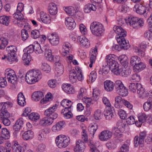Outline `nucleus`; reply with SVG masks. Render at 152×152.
I'll use <instances>...</instances> for the list:
<instances>
[{"mask_svg": "<svg viewBox=\"0 0 152 152\" xmlns=\"http://www.w3.org/2000/svg\"><path fill=\"white\" fill-rule=\"evenodd\" d=\"M129 147L126 144H123L120 148V151L121 152H129Z\"/></svg>", "mask_w": 152, "mask_h": 152, "instance_id": "obj_61", "label": "nucleus"}, {"mask_svg": "<svg viewBox=\"0 0 152 152\" xmlns=\"http://www.w3.org/2000/svg\"><path fill=\"white\" fill-rule=\"evenodd\" d=\"M124 100V99H122L120 96H116L115 98V102L114 104V107L117 108H120L121 107V105L123 104Z\"/></svg>", "mask_w": 152, "mask_h": 152, "instance_id": "obj_22", "label": "nucleus"}, {"mask_svg": "<svg viewBox=\"0 0 152 152\" xmlns=\"http://www.w3.org/2000/svg\"><path fill=\"white\" fill-rule=\"evenodd\" d=\"M77 39V40L80 42L82 45L86 48L89 46L90 42L88 39L85 37L83 36H78Z\"/></svg>", "mask_w": 152, "mask_h": 152, "instance_id": "obj_17", "label": "nucleus"}, {"mask_svg": "<svg viewBox=\"0 0 152 152\" xmlns=\"http://www.w3.org/2000/svg\"><path fill=\"white\" fill-rule=\"evenodd\" d=\"M99 137L101 141H106L112 137V132L108 130H104L99 134Z\"/></svg>", "mask_w": 152, "mask_h": 152, "instance_id": "obj_10", "label": "nucleus"}, {"mask_svg": "<svg viewBox=\"0 0 152 152\" xmlns=\"http://www.w3.org/2000/svg\"><path fill=\"white\" fill-rule=\"evenodd\" d=\"M138 89L137 93L139 97L142 99L145 98L148 96V93L142 86L140 84H138Z\"/></svg>", "mask_w": 152, "mask_h": 152, "instance_id": "obj_13", "label": "nucleus"}, {"mask_svg": "<svg viewBox=\"0 0 152 152\" xmlns=\"http://www.w3.org/2000/svg\"><path fill=\"white\" fill-rule=\"evenodd\" d=\"M15 143L14 144L15 146L13 148V149H12V152H23V148L20 146L18 144Z\"/></svg>", "mask_w": 152, "mask_h": 152, "instance_id": "obj_45", "label": "nucleus"}, {"mask_svg": "<svg viewBox=\"0 0 152 152\" xmlns=\"http://www.w3.org/2000/svg\"><path fill=\"white\" fill-rule=\"evenodd\" d=\"M96 7L95 5L92 4H88L86 5L84 8V10L85 12L88 13L91 10L93 11H96Z\"/></svg>", "mask_w": 152, "mask_h": 152, "instance_id": "obj_25", "label": "nucleus"}, {"mask_svg": "<svg viewBox=\"0 0 152 152\" xmlns=\"http://www.w3.org/2000/svg\"><path fill=\"white\" fill-rule=\"evenodd\" d=\"M65 11L66 13L72 16H74L76 13V11L74 7L72 6L66 8Z\"/></svg>", "mask_w": 152, "mask_h": 152, "instance_id": "obj_37", "label": "nucleus"}, {"mask_svg": "<svg viewBox=\"0 0 152 152\" xmlns=\"http://www.w3.org/2000/svg\"><path fill=\"white\" fill-rule=\"evenodd\" d=\"M15 53H8L7 55V60L9 62L17 61L18 59L15 55Z\"/></svg>", "mask_w": 152, "mask_h": 152, "instance_id": "obj_42", "label": "nucleus"}, {"mask_svg": "<svg viewBox=\"0 0 152 152\" xmlns=\"http://www.w3.org/2000/svg\"><path fill=\"white\" fill-rule=\"evenodd\" d=\"M62 88L63 90L68 94H72L75 91L74 88L69 84H64L62 86Z\"/></svg>", "mask_w": 152, "mask_h": 152, "instance_id": "obj_16", "label": "nucleus"}, {"mask_svg": "<svg viewBox=\"0 0 152 152\" xmlns=\"http://www.w3.org/2000/svg\"><path fill=\"white\" fill-rule=\"evenodd\" d=\"M90 28L92 34L97 36H102L104 31L103 25L97 22H93L91 23Z\"/></svg>", "mask_w": 152, "mask_h": 152, "instance_id": "obj_5", "label": "nucleus"}, {"mask_svg": "<svg viewBox=\"0 0 152 152\" xmlns=\"http://www.w3.org/2000/svg\"><path fill=\"white\" fill-rule=\"evenodd\" d=\"M29 118L33 121H36L39 118V115L37 113H32L28 116Z\"/></svg>", "mask_w": 152, "mask_h": 152, "instance_id": "obj_48", "label": "nucleus"}, {"mask_svg": "<svg viewBox=\"0 0 152 152\" xmlns=\"http://www.w3.org/2000/svg\"><path fill=\"white\" fill-rule=\"evenodd\" d=\"M69 137L65 135H59L56 139V143L59 148H65L69 144L70 142Z\"/></svg>", "mask_w": 152, "mask_h": 152, "instance_id": "obj_6", "label": "nucleus"}, {"mask_svg": "<svg viewBox=\"0 0 152 152\" xmlns=\"http://www.w3.org/2000/svg\"><path fill=\"white\" fill-rule=\"evenodd\" d=\"M77 76V72L75 70H73L70 71L69 77V81L72 83H73L76 81Z\"/></svg>", "mask_w": 152, "mask_h": 152, "instance_id": "obj_29", "label": "nucleus"}, {"mask_svg": "<svg viewBox=\"0 0 152 152\" xmlns=\"http://www.w3.org/2000/svg\"><path fill=\"white\" fill-rule=\"evenodd\" d=\"M98 127V125L95 123H94L93 124L91 125V126L88 127V130L91 135L94 136Z\"/></svg>", "mask_w": 152, "mask_h": 152, "instance_id": "obj_34", "label": "nucleus"}, {"mask_svg": "<svg viewBox=\"0 0 152 152\" xmlns=\"http://www.w3.org/2000/svg\"><path fill=\"white\" fill-rule=\"evenodd\" d=\"M130 80L134 82H139L140 80V75L138 73H134L130 77Z\"/></svg>", "mask_w": 152, "mask_h": 152, "instance_id": "obj_43", "label": "nucleus"}, {"mask_svg": "<svg viewBox=\"0 0 152 152\" xmlns=\"http://www.w3.org/2000/svg\"><path fill=\"white\" fill-rule=\"evenodd\" d=\"M126 122L129 125H132L135 124L136 126H138V122L135 119V117L132 116H130L127 119Z\"/></svg>", "mask_w": 152, "mask_h": 152, "instance_id": "obj_39", "label": "nucleus"}, {"mask_svg": "<svg viewBox=\"0 0 152 152\" xmlns=\"http://www.w3.org/2000/svg\"><path fill=\"white\" fill-rule=\"evenodd\" d=\"M43 95L42 92L37 91L34 92L32 95V99L35 101H38L40 100L42 97Z\"/></svg>", "mask_w": 152, "mask_h": 152, "instance_id": "obj_19", "label": "nucleus"}, {"mask_svg": "<svg viewBox=\"0 0 152 152\" xmlns=\"http://www.w3.org/2000/svg\"><path fill=\"white\" fill-rule=\"evenodd\" d=\"M118 113L121 119H126L127 116L126 112L124 110L119 109L118 110Z\"/></svg>", "mask_w": 152, "mask_h": 152, "instance_id": "obj_55", "label": "nucleus"}, {"mask_svg": "<svg viewBox=\"0 0 152 152\" xmlns=\"http://www.w3.org/2000/svg\"><path fill=\"white\" fill-rule=\"evenodd\" d=\"M106 146L109 149H113L116 147L114 143L110 142H107L106 143Z\"/></svg>", "mask_w": 152, "mask_h": 152, "instance_id": "obj_62", "label": "nucleus"}, {"mask_svg": "<svg viewBox=\"0 0 152 152\" xmlns=\"http://www.w3.org/2000/svg\"><path fill=\"white\" fill-rule=\"evenodd\" d=\"M65 24L69 30L74 29L76 25L74 20L71 17L65 19Z\"/></svg>", "mask_w": 152, "mask_h": 152, "instance_id": "obj_14", "label": "nucleus"}, {"mask_svg": "<svg viewBox=\"0 0 152 152\" xmlns=\"http://www.w3.org/2000/svg\"><path fill=\"white\" fill-rule=\"evenodd\" d=\"M61 104L64 107H71L72 103L71 101L65 99L61 101Z\"/></svg>", "mask_w": 152, "mask_h": 152, "instance_id": "obj_46", "label": "nucleus"}, {"mask_svg": "<svg viewBox=\"0 0 152 152\" xmlns=\"http://www.w3.org/2000/svg\"><path fill=\"white\" fill-rule=\"evenodd\" d=\"M12 104L10 102H2L1 103V108L0 110V115L4 116V118H8L10 116V113L7 112V109L12 106Z\"/></svg>", "mask_w": 152, "mask_h": 152, "instance_id": "obj_7", "label": "nucleus"}, {"mask_svg": "<svg viewBox=\"0 0 152 152\" xmlns=\"http://www.w3.org/2000/svg\"><path fill=\"white\" fill-rule=\"evenodd\" d=\"M31 37L34 39H37L40 36V33L39 30H32L31 32Z\"/></svg>", "mask_w": 152, "mask_h": 152, "instance_id": "obj_49", "label": "nucleus"}, {"mask_svg": "<svg viewBox=\"0 0 152 152\" xmlns=\"http://www.w3.org/2000/svg\"><path fill=\"white\" fill-rule=\"evenodd\" d=\"M146 8L141 4H136L133 8V10L138 14L143 15L145 17L147 16V13L146 12Z\"/></svg>", "mask_w": 152, "mask_h": 152, "instance_id": "obj_9", "label": "nucleus"}, {"mask_svg": "<svg viewBox=\"0 0 152 152\" xmlns=\"http://www.w3.org/2000/svg\"><path fill=\"white\" fill-rule=\"evenodd\" d=\"M10 16L3 15L0 17V23L3 25L8 26L10 22Z\"/></svg>", "mask_w": 152, "mask_h": 152, "instance_id": "obj_26", "label": "nucleus"}, {"mask_svg": "<svg viewBox=\"0 0 152 152\" xmlns=\"http://www.w3.org/2000/svg\"><path fill=\"white\" fill-rule=\"evenodd\" d=\"M56 71L59 76L61 75L63 73L64 69L63 65L60 63L56 64Z\"/></svg>", "mask_w": 152, "mask_h": 152, "instance_id": "obj_30", "label": "nucleus"}, {"mask_svg": "<svg viewBox=\"0 0 152 152\" xmlns=\"http://www.w3.org/2000/svg\"><path fill=\"white\" fill-rule=\"evenodd\" d=\"M28 32L25 29H22L21 31V37L23 41L26 40L28 37Z\"/></svg>", "mask_w": 152, "mask_h": 152, "instance_id": "obj_52", "label": "nucleus"}, {"mask_svg": "<svg viewBox=\"0 0 152 152\" xmlns=\"http://www.w3.org/2000/svg\"><path fill=\"white\" fill-rule=\"evenodd\" d=\"M57 107V105L55 104L45 111L44 115L46 117L40 120V125L43 126H48L52 124L54 120L56 119L58 116V114L56 112Z\"/></svg>", "mask_w": 152, "mask_h": 152, "instance_id": "obj_1", "label": "nucleus"}, {"mask_svg": "<svg viewBox=\"0 0 152 152\" xmlns=\"http://www.w3.org/2000/svg\"><path fill=\"white\" fill-rule=\"evenodd\" d=\"M128 21L131 26L135 28H140L143 25V21L137 17H134L131 18H129Z\"/></svg>", "mask_w": 152, "mask_h": 152, "instance_id": "obj_8", "label": "nucleus"}, {"mask_svg": "<svg viewBox=\"0 0 152 152\" xmlns=\"http://www.w3.org/2000/svg\"><path fill=\"white\" fill-rule=\"evenodd\" d=\"M138 84H140V83H130L129 86L130 91L133 93L136 94L138 89Z\"/></svg>", "mask_w": 152, "mask_h": 152, "instance_id": "obj_32", "label": "nucleus"}, {"mask_svg": "<svg viewBox=\"0 0 152 152\" xmlns=\"http://www.w3.org/2000/svg\"><path fill=\"white\" fill-rule=\"evenodd\" d=\"M22 58L24 64L25 66H28L31 61V56L26 53H24Z\"/></svg>", "mask_w": 152, "mask_h": 152, "instance_id": "obj_36", "label": "nucleus"}, {"mask_svg": "<svg viewBox=\"0 0 152 152\" xmlns=\"http://www.w3.org/2000/svg\"><path fill=\"white\" fill-rule=\"evenodd\" d=\"M40 18L42 22L46 24L50 23L51 20L48 15L46 14L44 12H41Z\"/></svg>", "mask_w": 152, "mask_h": 152, "instance_id": "obj_24", "label": "nucleus"}, {"mask_svg": "<svg viewBox=\"0 0 152 152\" xmlns=\"http://www.w3.org/2000/svg\"><path fill=\"white\" fill-rule=\"evenodd\" d=\"M23 139L25 140L31 139L34 137V132L31 130H28L25 132L22 135Z\"/></svg>", "mask_w": 152, "mask_h": 152, "instance_id": "obj_21", "label": "nucleus"}, {"mask_svg": "<svg viewBox=\"0 0 152 152\" xmlns=\"http://www.w3.org/2000/svg\"><path fill=\"white\" fill-rule=\"evenodd\" d=\"M114 86L115 90L116 91L123 86L124 85L121 80H117L114 83Z\"/></svg>", "mask_w": 152, "mask_h": 152, "instance_id": "obj_56", "label": "nucleus"}, {"mask_svg": "<svg viewBox=\"0 0 152 152\" xmlns=\"http://www.w3.org/2000/svg\"><path fill=\"white\" fill-rule=\"evenodd\" d=\"M48 10L50 15H56L58 12L56 5L53 3H50L48 6Z\"/></svg>", "mask_w": 152, "mask_h": 152, "instance_id": "obj_18", "label": "nucleus"}, {"mask_svg": "<svg viewBox=\"0 0 152 152\" xmlns=\"http://www.w3.org/2000/svg\"><path fill=\"white\" fill-rule=\"evenodd\" d=\"M113 30L117 34V41L118 44H121V46L124 50H127L130 47L128 41H126L124 38L126 36V32L121 26H115Z\"/></svg>", "mask_w": 152, "mask_h": 152, "instance_id": "obj_2", "label": "nucleus"}, {"mask_svg": "<svg viewBox=\"0 0 152 152\" xmlns=\"http://www.w3.org/2000/svg\"><path fill=\"white\" fill-rule=\"evenodd\" d=\"M146 67L144 64L140 61L139 64H137L135 66H133V69L135 72H140L143 70Z\"/></svg>", "mask_w": 152, "mask_h": 152, "instance_id": "obj_23", "label": "nucleus"}, {"mask_svg": "<svg viewBox=\"0 0 152 152\" xmlns=\"http://www.w3.org/2000/svg\"><path fill=\"white\" fill-rule=\"evenodd\" d=\"M21 128L15 124L13 126V129L15 131L13 132L14 136L17 137Z\"/></svg>", "mask_w": 152, "mask_h": 152, "instance_id": "obj_64", "label": "nucleus"}, {"mask_svg": "<svg viewBox=\"0 0 152 152\" xmlns=\"http://www.w3.org/2000/svg\"><path fill=\"white\" fill-rule=\"evenodd\" d=\"M13 17L17 20L18 21H21L25 22L26 19L23 18V15L21 12L15 13L13 15Z\"/></svg>", "mask_w": 152, "mask_h": 152, "instance_id": "obj_35", "label": "nucleus"}, {"mask_svg": "<svg viewBox=\"0 0 152 152\" xmlns=\"http://www.w3.org/2000/svg\"><path fill=\"white\" fill-rule=\"evenodd\" d=\"M65 122L63 121H60L57 123L52 127V130L55 132L60 131L64 125Z\"/></svg>", "mask_w": 152, "mask_h": 152, "instance_id": "obj_20", "label": "nucleus"}, {"mask_svg": "<svg viewBox=\"0 0 152 152\" xmlns=\"http://www.w3.org/2000/svg\"><path fill=\"white\" fill-rule=\"evenodd\" d=\"M85 148V143L82 140H79L76 141L75 145L73 148V150L75 152H83Z\"/></svg>", "mask_w": 152, "mask_h": 152, "instance_id": "obj_11", "label": "nucleus"}, {"mask_svg": "<svg viewBox=\"0 0 152 152\" xmlns=\"http://www.w3.org/2000/svg\"><path fill=\"white\" fill-rule=\"evenodd\" d=\"M1 135V137L5 139H8L10 137V133L8 130L6 128L2 129Z\"/></svg>", "mask_w": 152, "mask_h": 152, "instance_id": "obj_33", "label": "nucleus"}, {"mask_svg": "<svg viewBox=\"0 0 152 152\" xmlns=\"http://www.w3.org/2000/svg\"><path fill=\"white\" fill-rule=\"evenodd\" d=\"M94 116L95 119L96 120L101 119L102 116V113L100 110L97 109L94 112Z\"/></svg>", "mask_w": 152, "mask_h": 152, "instance_id": "obj_51", "label": "nucleus"}, {"mask_svg": "<svg viewBox=\"0 0 152 152\" xmlns=\"http://www.w3.org/2000/svg\"><path fill=\"white\" fill-rule=\"evenodd\" d=\"M111 132H112V135L113 134L115 136L117 137L121 136L122 135V134H120L121 131L117 127H113Z\"/></svg>", "mask_w": 152, "mask_h": 152, "instance_id": "obj_50", "label": "nucleus"}, {"mask_svg": "<svg viewBox=\"0 0 152 152\" xmlns=\"http://www.w3.org/2000/svg\"><path fill=\"white\" fill-rule=\"evenodd\" d=\"M148 115H146L144 113H141L139 114L138 118V126H140L142 123H144L146 121V119L148 118Z\"/></svg>", "mask_w": 152, "mask_h": 152, "instance_id": "obj_27", "label": "nucleus"}, {"mask_svg": "<svg viewBox=\"0 0 152 152\" xmlns=\"http://www.w3.org/2000/svg\"><path fill=\"white\" fill-rule=\"evenodd\" d=\"M129 7L126 3H124L119 7V10L120 12L123 13H126L129 9Z\"/></svg>", "mask_w": 152, "mask_h": 152, "instance_id": "obj_54", "label": "nucleus"}, {"mask_svg": "<svg viewBox=\"0 0 152 152\" xmlns=\"http://www.w3.org/2000/svg\"><path fill=\"white\" fill-rule=\"evenodd\" d=\"M140 61H141V59L137 56H132L130 59V64L133 66H135L137 64H139Z\"/></svg>", "mask_w": 152, "mask_h": 152, "instance_id": "obj_31", "label": "nucleus"}, {"mask_svg": "<svg viewBox=\"0 0 152 152\" xmlns=\"http://www.w3.org/2000/svg\"><path fill=\"white\" fill-rule=\"evenodd\" d=\"M116 68L115 71H114V74L116 75H120L123 77H126L131 73V70L130 69H120L119 68V65Z\"/></svg>", "mask_w": 152, "mask_h": 152, "instance_id": "obj_12", "label": "nucleus"}, {"mask_svg": "<svg viewBox=\"0 0 152 152\" xmlns=\"http://www.w3.org/2000/svg\"><path fill=\"white\" fill-rule=\"evenodd\" d=\"M42 75L39 70H31L25 75L26 82L28 84H32L38 81L42 78Z\"/></svg>", "mask_w": 152, "mask_h": 152, "instance_id": "obj_4", "label": "nucleus"}, {"mask_svg": "<svg viewBox=\"0 0 152 152\" xmlns=\"http://www.w3.org/2000/svg\"><path fill=\"white\" fill-rule=\"evenodd\" d=\"M114 54H110L106 57V59L107 64L103 66L102 68L103 72L105 74L108 73L110 70L114 73L116 67L118 66L119 64L115 61L116 58Z\"/></svg>", "mask_w": 152, "mask_h": 152, "instance_id": "obj_3", "label": "nucleus"}, {"mask_svg": "<svg viewBox=\"0 0 152 152\" xmlns=\"http://www.w3.org/2000/svg\"><path fill=\"white\" fill-rule=\"evenodd\" d=\"M55 38L56 39L59 38L58 35L56 33L49 34V35L47 37V38L50 42L52 41L53 39H54Z\"/></svg>", "mask_w": 152, "mask_h": 152, "instance_id": "obj_63", "label": "nucleus"}, {"mask_svg": "<svg viewBox=\"0 0 152 152\" xmlns=\"http://www.w3.org/2000/svg\"><path fill=\"white\" fill-rule=\"evenodd\" d=\"M40 68L41 69L46 73H48L50 71V66L46 63H42L41 66Z\"/></svg>", "mask_w": 152, "mask_h": 152, "instance_id": "obj_44", "label": "nucleus"}, {"mask_svg": "<svg viewBox=\"0 0 152 152\" xmlns=\"http://www.w3.org/2000/svg\"><path fill=\"white\" fill-rule=\"evenodd\" d=\"M70 46V45L69 43H66L63 46V48L64 49V53H65L64 56L69 53V48Z\"/></svg>", "mask_w": 152, "mask_h": 152, "instance_id": "obj_59", "label": "nucleus"}, {"mask_svg": "<svg viewBox=\"0 0 152 152\" xmlns=\"http://www.w3.org/2000/svg\"><path fill=\"white\" fill-rule=\"evenodd\" d=\"M104 88L107 91H112L113 89L114 84L113 82L110 80H107L104 83Z\"/></svg>", "mask_w": 152, "mask_h": 152, "instance_id": "obj_15", "label": "nucleus"}, {"mask_svg": "<svg viewBox=\"0 0 152 152\" xmlns=\"http://www.w3.org/2000/svg\"><path fill=\"white\" fill-rule=\"evenodd\" d=\"M34 51L37 54L42 53L43 50L42 49L40 45L38 43L34 44Z\"/></svg>", "mask_w": 152, "mask_h": 152, "instance_id": "obj_40", "label": "nucleus"}, {"mask_svg": "<svg viewBox=\"0 0 152 152\" xmlns=\"http://www.w3.org/2000/svg\"><path fill=\"white\" fill-rule=\"evenodd\" d=\"M15 74L14 71L12 69H8L5 70V75L7 78L10 77V75H14Z\"/></svg>", "mask_w": 152, "mask_h": 152, "instance_id": "obj_57", "label": "nucleus"}, {"mask_svg": "<svg viewBox=\"0 0 152 152\" xmlns=\"http://www.w3.org/2000/svg\"><path fill=\"white\" fill-rule=\"evenodd\" d=\"M116 92L118 94L122 96H126L128 94V90L124 86L116 91Z\"/></svg>", "mask_w": 152, "mask_h": 152, "instance_id": "obj_28", "label": "nucleus"}, {"mask_svg": "<svg viewBox=\"0 0 152 152\" xmlns=\"http://www.w3.org/2000/svg\"><path fill=\"white\" fill-rule=\"evenodd\" d=\"M38 139L39 141H42L45 140L46 138L45 134L42 133L40 131L38 133Z\"/></svg>", "mask_w": 152, "mask_h": 152, "instance_id": "obj_60", "label": "nucleus"}, {"mask_svg": "<svg viewBox=\"0 0 152 152\" xmlns=\"http://www.w3.org/2000/svg\"><path fill=\"white\" fill-rule=\"evenodd\" d=\"M6 50L8 53H15L17 51V48L15 46L11 45L7 47L6 48Z\"/></svg>", "mask_w": 152, "mask_h": 152, "instance_id": "obj_53", "label": "nucleus"}, {"mask_svg": "<svg viewBox=\"0 0 152 152\" xmlns=\"http://www.w3.org/2000/svg\"><path fill=\"white\" fill-rule=\"evenodd\" d=\"M104 115L106 119L109 120L112 118L113 114L111 110H107L104 112Z\"/></svg>", "mask_w": 152, "mask_h": 152, "instance_id": "obj_47", "label": "nucleus"}, {"mask_svg": "<svg viewBox=\"0 0 152 152\" xmlns=\"http://www.w3.org/2000/svg\"><path fill=\"white\" fill-rule=\"evenodd\" d=\"M146 135V133L145 132L143 131L140 133L139 138L140 139V145L141 146H144V139Z\"/></svg>", "mask_w": 152, "mask_h": 152, "instance_id": "obj_41", "label": "nucleus"}, {"mask_svg": "<svg viewBox=\"0 0 152 152\" xmlns=\"http://www.w3.org/2000/svg\"><path fill=\"white\" fill-rule=\"evenodd\" d=\"M33 51H34V45H29L23 50L24 53H26L30 56H31L30 54L32 53Z\"/></svg>", "mask_w": 152, "mask_h": 152, "instance_id": "obj_38", "label": "nucleus"}, {"mask_svg": "<svg viewBox=\"0 0 152 152\" xmlns=\"http://www.w3.org/2000/svg\"><path fill=\"white\" fill-rule=\"evenodd\" d=\"M152 102L150 101H147L143 105V108L144 110L147 111H148L151 107Z\"/></svg>", "mask_w": 152, "mask_h": 152, "instance_id": "obj_58", "label": "nucleus"}]
</instances>
